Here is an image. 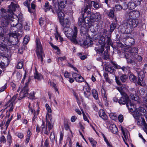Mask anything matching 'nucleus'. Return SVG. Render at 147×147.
Returning a JSON list of instances; mask_svg holds the SVG:
<instances>
[{"label":"nucleus","mask_w":147,"mask_h":147,"mask_svg":"<svg viewBox=\"0 0 147 147\" xmlns=\"http://www.w3.org/2000/svg\"><path fill=\"white\" fill-rule=\"evenodd\" d=\"M63 27L62 28L66 36L69 39L71 42L74 44H77L76 39L78 30L76 27L74 26L73 30L69 27L70 22L68 18H67L60 22Z\"/></svg>","instance_id":"1"},{"label":"nucleus","mask_w":147,"mask_h":147,"mask_svg":"<svg viewBox=\"0 0 147 147\" xmlns=\"http://www.w3.org/2000/svg\"><path fill=\"white\" fill-rule=\"evenodd\" d=\"M1 25L3 27H6L9 24V21L11 27H15L19 25L18 18L15 15H9L7 14L5 10L2 9L1 10Z\"/></svg>","instance_id":"2"},{"label":"nucleus","mask_w":147,"mask_h":147,"mask_svg":"<svg viewBox=\"0 0 147 147\" xmlns=\"http://www.w3.org/2000/svg\"><path fill=\"white\" fill-rule=\"evenodd\" d=\"M138 24L139 22L137 19H128L124 21L119 28H121V32H125L126 29L129 28L132 30V28L136 27Z\"/></svg>","instance_id":"3"},{"label":"nucleus","mask_w":147,"mask_h":147,"mask_svg":"<svg viewBox=\"0 0 147 147\" xmlns=\"http://www.w3.org/2000/svg\"><path fill=\"white\" fill-rule=\"evenodd\" d=\"M101 19V15L99 13H92L90 18H86L85 20L86 23L87 24L86 27V29L90 28L92 24L95 21H98Z\"/></svg>","instance_id":"4"},{"label":"nucleus","mask_w":147,"mask_h":147,"mask_svg":"<svg viewBox=\"0 0 147 147\" xmlns=\"http://www.w3.org/2000/svg\"><path fill=\"white\" fill-rule=\"evenodd\" d=\"M36 52L38 59H40L41 62L43 61V57L45 54L42 50L41 44L39 39H36Z\"/></svg>","instance_id":"5"},{"label":"nucleus","mask_w":147,"mask_h":147,"mask_svg":"<svg viewBox=\"0 0 147 147\" xmlns=\"http://www.w3.org/2000/svg\"><path fill=\"white\" fill-rule=\"evenodd\" d=\"M144 75L142 74V75L139 74L138 76V81H137V78L133 74H130L129 76V78L130 81L135 84L137 83L139 85L142 86V82L144 78Z\"/></svg>","instance_id":"6"},{"label":"nucleus","mask_w":147,"mask_h":147,"mask_svg":"<svg viewBox=\"0 0 147 147\" xmlns=\"http://www.w3.org/2000/svg\"><path fill=\"white\" fill-rule=\"evenodd\" d=\"M88 18L86 17L84 20L83 18H80L78 19V25L81 26L80 31L82 34H85L90 28H86L87 24L85 22L86 18Z\"/></svg>","instance_id":"7"},{"label":"nucleus","mask_w":147,"mask_h":147,"mask_svg":"<svg viewBox=\"0 0 147 147\" xmlns=\"http://www.w3.org/2000/svg\"><path fill=\"white\" fill-rule=\"evenodd\" d=\"M52 116L49 114H47L46 115V127H47V128L50 130L53 127V124L54 123V120L52 119Z\"/></svg>","instance_id":"8"},{"label":"nucleus","mask_w":147,"mask_h":147,"mask_svg":"<svg viewBox=\"0 0 147 147\" xmlns=\"http://www.w3.org/2000/svg\"><path fill=\"white\" fill-rule=\"evenodd\" d=\"M30 80V79L29 78L28 82L26 83L23 89L20 92L19 94L20 96V99H18L19 100H21L23 97L26 96L28 95V85Z\"/></svg>","instance_id":"9"},{"label":"nucleus","mask_w":147,"mask_h":147,"mask_svg":"<svg viewBox=\"0 0 147 147\" xmlns=\"http://www.w3.org/2000/svg\"><path fill=\"white\" fill-rule=\"evenodd\" d=\"M142 0H131L127 4V7L129 9L132 10L141 3Z\"/></svg>","instance_id":"10"},{"label":"nucleus","mask_w":147,"mask_h":147,"mask_svg":"<svg viewBox=\"0 0 147 147\" xmlns=\"http://www.w3.org/2000/svg\"><path fill=\"white\" fill-rule=\"evenodd\" d=\"M121 96H122L119 99L118 103L120 105H127L129 102V97L126 93L124 94Z\"/></svg>","instance_id":"11"},{"label":"nucleus","mask_w":147,"mask_h":147,"mask_svg":"<svg viewBox=\"0 0 147 147\" xmlns=\"http://www.w3.org/2000/svg\"><path fill=\"white\" fill-rule=\"evenodd\" d=\"M97 36L98 37H95L94 38L95 39H98V36H99L100 38L98 40V43L101 46L105 47V45L106 44L105 42V37L103 35H101L100 33H98L95 36Z\"/></svg>","instance_id":"12"},{"label":"nucleus","mask_w":147,"mask_h":147,"mask_svg":"<svg viewBox=\"0 0 147 147\" xmlns=\"http://www.w3.org/2000/svg\"><path fill=\"white\" fill-rule=\"evenodd\" d=\"M17 7V6L12 2H11V4L9 6L8 9L7 11L8 15H14L13 12L16 11V8Z\"/></svg>","instance_id":"13"},{"label":"nucleus","mask_w":147,"mask_h":147,"mask_svg":"<svg viewBox=\"0 0 147 147\" xmlns=\"http://www.w3.org/2000/svg\"><path fill=\"white\" fill-rule=\"evenodd\" d=\"M121 129L124 136H122L123 140L125 144L128 146V144L125 141L128 140V134H129V132L126 129L123 128L122 126L121 127Z\"/></svg>","instance_id":"14"},{"label":"nucleus","mask_w":147,"mask_h":147,"mask_svg":"<svg viewBox=\"0 0 147 147\" xmlns=\"http://www.w3.org/2000/svg\"><path fill=\"white\" fill-rule=\"evenodd\" d=\"M121 129L124 136H122L123 140L125 144L128 146V144L125 141L128 140V134H129V132L126 129L123 128L122 126L121 127Z\"/></svg>","instance_id":"15"},{"label":"nucleus","mask_w":147,"mask_h":147,"mask_svg":"<svg viewBox=\"0 0 147 147\" xmlns=\"http://www.w3.org/2000/svg\"><path fill=\"white\" fill-rule=\"evenodd\" d=\"M88 7H93L96 9H98L101 7V4L98 2L95 1H91L88 3Z\"/></svg>","instance_id":"16"},{"label":"nucleus","mask_w":147,"mask_h":147,"mask_svg":"<svg viewBox=\"0 0 147 147\" xmlns=\"http://www.w3.org/2000/svg\"><path fill=\"white\" fill-rule=\"evenodd\" d=\"M125 56L127 59V63L130 64L132 65H134L135 64V61L133 59L132 57L130 56L129 53H125Z\"/></svg>","instance_id":"17"},{"label":"nucleus","mask_w":147,"mask_h":147,"mask_svg":"<svg viewBox=\"0 0 147 147\" xmlns=\"http://www.w3.org/2000/svg\"><path fill=\"white\" fill-rule=\"evenodd\" d=\"M109 127V129L111 132L116 134L118 133V130L115 125L111 123Z\"/></svg>","instance_id":"18"},{"label":"nucleus","mask_w":147,"mask_h":147,"mask_svg":"<svg viewBox=\"0 0 147 147\" xmlns=\"http://www.w3.org/2000/svg\"><path fill=\"white\" fill-rule=\"evenodd\" d=\"M90 88L88 86H85L83 88L84 96L88 98L91 95Z\"/></svg>","instance_id":"19"},{"label":"nucleus","mask_w":147,"mask_h":147,"mask_svg":"<svg viewBox=\"0 0 147 147\" xmlns=\"http://www.w3.org/2000/svg\"><path fill=\"white\" fill-rule=\"evenodd\" d=\"M115 10L112 8V9L107 10L106 12V14L109 18L113 19L115 16Z\"/></svg>","instance_id":"20"},{"label":"nucleus","mask_w":147,"mask_h":147,"mask_svg":"<svg viewBox=\"0 0 147 147\" xmlns=\"http://www.w3.org/2000/svg\"><path fill=\"white\" fill-rule=\"evenodd\" d=\"M127 106L129 110L131 112H133L136 110V105L131 102H129L127 104Z\"/></svg>","instance_id":"21"},{"label":"nucleus","mask_w":147,"mask_h":147,"mask_svg":"<svg viewBox=\"0 0 147 147\" xmlns=\"http://www.w3.org/2000/svg\"><path fill=\"white\" fill-rule=\"evenodd\" d=\"M99 115L100 117L104 120H107V117L103 109H100L99 111Z\"/></svg>","instance_id":"22"},{"label":"nucleus","mask_w":147,"mask_h":147,"mask_svg":"<svg viewBox=\"0 0 147 147\" xmlns=\"http://www.w3.org/2000/svg\"><path fill=\"white\" fill-rule=\"evenodd\" d=\"M57 13L58 16L59 21L60 22H61L64 20V14L63 12L60 10L57 11Z\"/></svg>","instance_id":"23"},{"label":"nucleus","mask_w":147,"mask_h":147,"mask_svg":"<svg viewBox=\"0 0 147 147\" xmlns=\"http://www.w3.org/2000/svg\"><path fill=\"white\" fill-rule=\"evenodd\" d=\"M18 94H16V95L13 96L12 97V98L7 102V103L6 104V105L7 106H8V105H10L9 104H10L11 105V104L12 105V107H13L14 102L15 100L16 99L17 97H18Z\"/></svg>","instance_id":"24"},{"label":"nucleus","mask_w":147,"mask_h":147,"mask_svg":"<svg viewBox=\"0 0 147 147\" xmlns=\"http://www.w3.org/2000/svg\"><path fill=\"white\" fill-rule=\"evenodd\" d=\"M104 47L101 46L100 47H96L95 48V50L96 52L97 53L99 54L100 56L102 55V53L103 52L104 49Z\"/></svg>","instance_id":"25"},{"label":"nucleus","mask_w":147,"mask_h":147,"mask_svg":"<svg viewBox=\"0 0 147 147\" xmlns=\"http://www.w3.org/2000/svg\"><path fill=\"white\" fill-rule=\"evenodd\" d=\"M126 45L128 46H131L134 45L135 41L133 38H128L126 40Z\"/></svg>","instance_id":"26"},{"label":"nucleus","mask_w":147,"mask_h":147,"mask_svg":"<svg viewBox=\"0 0 147 147\" xmlns=\"http://www.w3.org/2000/svg\"><path fill=\"white\" fill-rule=\"evenodd\" d=\"M130 52H129L130 53V55L131 54L133 57H134L135 56L137 55L138 53V48L136 47H134L131 48L130 51ZM129 53V52H128Z\"/></svg>","instance_id":"27"},{"label":"nucleus","mask_w":147,"mask_h":147,"mask_svg":"<svg viewBox=\"0 0 147 147\" xmlns=\"http://www.w3.org/2000/svg\"><path fill=\"white\" fill-rule=\"evenodd\" d=\"M44 7L45 8L44 9V10L45 12L49 11L51 9H52V6L49 5V2L48 1L46 2Z\"/></svg>","instance_id":"28"},{"label":"nucleus","mask_w":147,"mask_h":147,"mask_svg":"<svg viewBox=\"0 0 147 147\" xmlns=\"http://www.w3.org/2000/svg\"><path fill=\"white\" fill-rule=\"evenodd\" d=\"M138 125L142 126L145 123L144 119L142 117H140L136 119Z\"/></svg>","instance_id":"29"},{"label":"nucleus","mask_w":147,"mask_h":147,"mask_svg":"<svg viewBox=\"0 0 147 147\" xmlns=\"http://www.w3.org/2000/svg\"><path fill=\"white\" fill-rule=\"evenodd\" d=\"M88 6V5H86V6L84 9V11H83V10L82 9L83 12L85 13H86L87 15H90L91 13L90 9L91 7H89Z\"/></svg>","instance_id":"30"},{"label":"nucleus","mask_w":147,"mask_h":147,"mask_svg":"<svg viewBox=\"0 0 147 147\" xmlns=\"http://www.w3.org/2000/svg\"><path fill=\"white\" fill-rule=\"evenodd\" d=\"M9 105H8V106H7V107H10L9 110L7 111L6 112V117L8 118H9L10 115V113L11 112L13 109V107H12V105H11L10 104Z\"/></svg>","instance_id":"31"},{"label":"nucleus","mask_w":147,"mask_h":147,"mask_svg":"<svg viewBox=\"0 0 147 147\" xmlns=\"http://www.w3.org/2000/svg\"><path fill=\"white\" fill-rule=\"evenodd\" d=\"M34 78L37 79L38 80H41L42 78V75L37 71H36V73L34 74Z\"/></svg>","instance_id":"32"},{"label":"nucleus","mask_w":147,"mask_h":147,"mask_svg":"<svg viewBox=\"0 0 147 147\" xmlns=\"http://www.w3.org/2000/svg\"><path fill=\"white\" fill-rule=\"evenodd\" d=\"M113 8L115 10V12H117L120 11L123 9V7L120 5H115V6L113 7Z\"/></svg>","instance_id":"33"},{"label":"nucleus","mask_w":147,"mask_h":147,"mask_svg":"<svg viewBox=\"0 0 147 147\" xmlns=\"http://www.w3.org/2000/svg\"><path fill=\"white\" fill-rule=\"evenodd\" d=\"M102 57L105 59H107L109 58V56L108 53V49H106L104 51L103 54H102Z\"/></svg>","instance_id":"34"},{"label":"nucleus","mask_w":147,"mask_h":147,"mask_svg":"<svg viewBox=\"0 0 147 147\" xmlns=\"http://www.w3.org/2000/svg\"><path fill=\"white\" fill-rule=\"evenodd\" d=\"M133 112V116L135 119H137L141 117V114L138 111H135Z\"/></svg>","instance_id":"35"},{"label":"nucleus","mask_w":147,"mask_h":147,"mask_svg":"<svg viewBox=\"0 0 147 147\" xmlns=\"http://www.w3.org/2000/svg\"><path fill=\"white\" fill-rule=\"evenodd\" d=\"M92 93L94 98L96 100H97L98 98V95L96 90L95 89H93L92 90Z\"/></svg>","instance_id":"36"},{"label":"nucleus","mask_w":147,"mask_h":147,"mask_svg":"<svg viewBox=\"0 0 147 147\" xmlns=\"http://www.w3.org/2000/svg\"><path fill=\"white\" fill-rule=\"evenodd\" d=\"M89 140L93 147H96L97 142L92 138H89Z\"/></svg>","instance_id":"37"},{"label":"nucleus","mask_w":147,"mask_h":147,"mask_svg":"<svg viewBox=\"0 0 147 147\" xmlns=\"http://www.w3.org/2000/svg\"><path fill=\"white\" fill-rule=\"evenodd\" d=\"M30 2H29L28 0L25 1L24 3V5L28 7V11L30 12H31V9H30Z\"/></svg>","instance_id":"38"},{"label":"nucleus","mask_w":147,"mask_h":147,"mask_svg":"<svg viewBox=\"0 0 147 147\" xmlns=\"http://www.w3.org/2000/svg\"><path fill=\"white\" fill-rule=\"evenodd\" d=\"M84 79L82 76L78 75V77L76 78V81L78 82H82L84 81Z\"/></svg>","instance_id":"39"},{"label":"nucleus","mask_w":147,"mask_h":147,"mask_svg":"<svg viewBox=\"0 0 147 147\" xmlns=\"http://www.w3.org/2000/svg\"><path fill=\"white\" fill-rule=\"evenodd\" d=\"M50 138L52 142H54L55 139V133L53 131L51 132Z\"/></svg>","instance_id":"40"},{"label":"nucleus","mask_w":147,"mask_h":147,"mask_svg":"<svg viewBox=\"0 0 147 147\" xmlns=\"http://www.w3.org/2000/svg\"><path fill=\"white\" fill-rule=\"evenodd\" d=\"M127 78V76L126 75H123L120 77V79L122 82H125Z\"/></svg>","instance_id":"41"},{"label":"nucleus","mask_w":147,"mask_h":147,"mask_svg":"<svg viewBox=\"0 0 147 147\" xmlns=\"http://www.w3.org/2000/svg\"><path fill=\"white\" fill-rule=\"evenodd\" d=\"M105 69L111 73L113 72L114 70V69L111 66H108Z\"/></svg>","instance_id":"42"},{"label":"nucleus","mask_w":147,"mask_h":147,"mask_svg":"<svg viewBox=\"0 0 147 147\" xmlns=\"http://www.w3.org/2000/svg\"><path fill=\"white\" fill-rule=\"evenodd\" d=\"M106 42L107 45H109L111 46L113 45L112 41L110 37L108 36L107 37Z\"/></svg>","instance_id":"43"},{"label":"nucleus","mask_w":147,"mask_h":147,"mask_svg":"<svg viewBox=\"0 0 147 147\" xmlns=\"http://www.w3.org/2000/svg\"><path fill=\"white\" fill-rule=\"evenodd\" d=\"M138 110L140 112L142 113L144 115H146V111L144 108L141 107H139Z\"/></svg>","instance_id":"44"},{"label":"nucleus","mask_w":147,"mask_h":147,"mask_svg":"<svg viewBox=\"0 0 147 147\" xmlns=\"http://www.w3.org/2000/svg\"><path fill=\"white\" fill-rule=\"evenodd\" d=\"M116 27L115 23H112L110 25V30L111 32H112Z\"/></svg>","instance_id":"45"},{"label":"nucleus","mask_w":147,"mask_h":147,"mask_svg":"<svg viewBox=\"0 0 147 147\" xmlns=\"http://www.w3.org/2000/svg\"><path fill=\"white\" fill-rule=\"evenodd\" d=\"M138 13H139V12L137 11H131L129 12V16L131 17H134V15Z\"/></svg>","instance_id":"46"},{"label":"nucleus","mask_w":147,"mask_h":147,"mask_svg":"<svg viewBox=\"0 0 147 147\" xmlns=\"http://www.w3.org/2000/svg\"><path fill=\"white\" fill-rule=\"evenodd\" d=\"M117 89L120 92L121 95L126 94V93L123 91V90L122 87H119L117 88Z\"/></svg>","instance_id":"47"},{"label":"nucleus","mask_w":147,"mask_h":147,"mask_svg":"<svg viewBox=\"0 0 147 147\" xmlns=\"http://www.w3.org/2000/svg\"><path fill=\"white\" fill-rule=\"evenodd\" d=\"M7 142L9 143V145H10L12 142L11 141V136L9 134H8L7 136Z\"/></svg>","instance_id":"48"},{"label":"nucleus","mask_w":147,"mask_h":147,"mask_svg":"<svg viewBox=\"0 0 147 147\" xmlns=\"http://www.w3.org/2000/svg\"><path fill=\"white\" fill-rule=\"evenodd\" d=\"M23 62L22 61H20L18 64L17 68L18 69H20L22 68Z\"/></svg>","instance_id":"49"},{"label":"nucleus","mask_w":147,"mask_h":147,"mask_svg":"<svg viewBox=\"0 0 147 147\" xmlns=\"http://www.w3.org/2000/svg\"><path fill=\"white\" fill-rule=\"evenodd\" d=\"M134 57L135 59L139 61H141L142 59V58L141 56L138 55H137Z\"/></svg>","instance_id":"50"},{"label":"nucleus","mask_w":147,"mask_h":147,"mask_svg":"<svg viewBox=\"0 0 147 147\" xmlns=\"http://www.w3.org/2000/svg\"><path fill=\"white\" fill-rule=\"evenodd\" d=\"M13 117V115H12L10 118L6 122L5 125L6 126V127H7L8 126L10 122L12 120V118Z\"/></svg>","instance_id":"51"},{"label":"nucleus","mask_w":147,"mask_h":147,"mask_svg":"<svg viewBox=\"0 0 147 147\" xmlns=\"http://www.w3.org/2000/svg\"><path fill=\"white\" fill-rule=\"evenodd\" d=\"M0 141L2 143H5L6 142V140L4 136H2L0 138Z\"/></svg>","instance_id":"52"},{"label":"nucleus","mask_w":147,"mask_h":147,"mask_svg":"<svg viewBox=\"0 0 147 147\" xmlns=\"http://www.w3.org/2000/svg\"><path fill=\"white\" fill-rule=\"evenodd\" d=\"M136 95L134 94H131L130 95V97L132 100L136 101L137 100V98L136 97Z\"/></svg>","instance_id":"53"},{"label":"nucleus","mask_w":147,"mask_h":147,"mask_svg":"<svg viewBox=\"0 0 147 147\" xmlns=\"http://www.w3.org/2000/svg\"><path fill=\"white\" fill-rule=\"evenodd\" d=\"M118 119L119 121L120 122H122L123 120V117L122 115H120L118 117Z\"/></svg>","instance_id":"54"},{"label":"nucleus","mask_w":147,"mask_h":147,"mask_svg":"<svg viewBox=\"0 0 147 147\" xmlns=\"http://www.w3.org/2000/svg\"><path fill=\"white\" fill-rule=\"evenodd\" d=\"M6 49V47L5 45H3L0 44V50L4 51Z\"/></svg>","instance_id":"55"},{"label":"nucleus","mask_w":147,"mask_h":147,"mask_svg":"<svg viewBox=\"0 0 147 147\" xmlns=\"http://www.w3.org/2000/svg\"><path fill=\"white\" fill-rule=\"evenodd\" d=\"M28 38L30 39L29 37L27 36H26L24 37V43L26 44L29 41Z\"/></svg>","instance_id":"56"},{"label":"nucleus","mask_w":147,"mask_h":147,"mask_svg":"<svg viewBox=\"0 0 147 147\" xmlns=\"http://www.w3.org/2000/svg\"><path fill=\"white\" fill-rule=\"evenodd\" d=\"M16 135L18 138L20 139L23 138L24 136L23 134L22 133H17Z\"/></svg>","instance_id":"57"},{"label":"nucleus","mask_w":147,"mask_h":147,"mask_svg":"<svg viewBox=\"0 0 147 147\" xmlns=\"http://www.w3.org/2000/svg\"><path fill=\"white\" fill-rule=\"evenodd\" d=\"M7 84L6 83L4 86L1 88L0 90V92H1L3 91L7 88Z\"/></svg>","instance_id":"58"},{"label":"nucleus","mask_w":147,"mask_h":147,"mask_svg":"<svg viewBox=\"0 0 147 147\" xmlns=\"http://www.w3.org/2000/svg\"><path fill=\"white\" fill-rule=\"evenodd\" d=\"M50 130L48 128H47V127H45V129L44 130L45 131L44 134L47 135H49Z\"/></svg>","instance_id":"59"},{"label":"nucleus","mask_w":147,"mask_h":147,"mask_svg":"<svg viewBox=\"0 0 147 147\" xmlns=\"http://www.w3.org/2000/svg\"><path fill=\"white\" fill-rule=\"evenodd\" d=\"M60 139L59 140V142L61 143V140L63 139V134L61 131H60Z\"/></svg>","instance_id":"60"},{"label":"nucleus","mask_w":147,"mask_h":147,"mask_svg":"<svg viewBox=\"0 0 147 147\" xmlns=\"http://www.w3.org/2000/svg\"><path fill=\"white\" fill-rule=\"evenodd\" d=\"M44 19L42 18H40L39 19V24L41 26H42L44 24Z\"/></svg>","instance_id":"61"},{"label":"nucleus","mask_w":147,"mask_h":147,"mask_svg":"<svg viewBox=\"0 0 147 147\" xmlns=\"http://www.w3.org/2000/svg\"><path fill=\"white\" fill-rule=\"evenodd\" d=\"M115 80L116 82L118 85H121V82L119 80V78L117 76L115 77Z\"/></svg>","instance_id":"62"},{"label":"nucleus","mask_w":147,"mask_h":147,"mask_svg":"<svg viewBox=\"0 0 147 147\" xmlns=\"http://www.w3.org/2000/svg\"><path fill=\"white\" fill-rule=\"evenodd\" d=\"M112 64L113 67H114V68L116 69H121L122 67L119 65H117V64H116L113 63H112Z\"/></svg>","instance_id":"63"},{"label":"nucleus","mask_w":147,"mask_h":147,"mask_svg":"<svg viewBox=\"0 0 147 147\" xmlns=\"http://www.w3.org/2000/svg\"><path fill=\"white\" fill-rule=\"evenodd\" d=\"M44 145L45 147H48L49 146V140L48 139H47L45 140L44 143Z\"/></svg>","instance_id":"64"}]
</instances>
